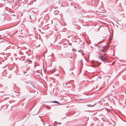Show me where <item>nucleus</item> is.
<instances>
[{
	"label": "nucleus",
	"mask_w": 126,
	"mask_h": 126,
	"mask_svg": "<svg viewBox=\"0 0 126 126\" xmlns=\"http://www.w3.org/2000/svg\"><path fill=\"white\" fill-rule=\"evenodd\" d=\"M65 84H66V85H67V84L66 83Z\"/></svg>",
	"instance_id": "15"
},
{
	"label": "nucleus",
	"mask_w": 126,
	"mask_h": 126,
	"mask_svg": "<svg viewBox=\"0 0 126 126\" xmlns=\"http://www.w3.org/2000/svg\"><path fill=\"white\" fill-rule=\"evenodd\" d=\"M81 52H82V50L81 51Z\"/></svg>",
	"instance_id": "16"
},
{
	"label": "nucleus",
	"mask_w": 126,
	"mask_h": 126,
	"mask_svg": "<svg viewBox=\"0 0 126 126\" xmlns=\"http://www.w3.org/2000/svg\"><path fill=\"white\" fill-rule=\"evenodd\" d=\"M29 61H30V62H32V61H31V60H29Z\"/></svg>",
	"instance_id": "7"
},
{
	"label": "nucleus",
	"mask_w": 126,
	"mask_h": 126,
	"mask_svg": "<svg viewBox=\"0 0 126 126\" xmlns=\"http://www.w3.org/2000/svg\"><path fill=\"white\" fill-rule=\"evenodd\" d=\"M82 55H84V54H82Z\"/></svg>",
	"instance_id": "10"
},
{
	"label": "nucleus",
	"mask_w": 126,
	"mask_h": 126,
	"mask_svg": "<svg viewBox=\"0 0 126 126\" xmlns=\"http://www.w3.org/2000/svg\"><path fill=\"white\" fill-rule=\"evenodd\" d=\"M89 56H88V58H89Z\"/></svg>",
	"instance_id": "8"
},
{
	"label": "nucleus",
	"mask_w": 126,
	"mask_h": 126,
	"mask_svg": "<svg viewBox=\"0 0 126 126\" xmlns=\"http://www.w3.org/2000/svg\"><path fill=\"white\" fill-rule=\"evenodd\" d=\"M52 102L54 103H58V104L60 103L59 102H58L57 101H54Z\"/></svg>",
	"instance_id": "4"
},
{
	"label": "nucleus",
	"mask_w": 126,
	"mask_h": 126,
	"mask_svg": "<svg viewBox=\"0 0 126 126\" xmlns=\"http://www.w3.org/2000/svg\"><path fill=\"white\" fill-rule=\"evenodd\" d=\"M25 85L27 84V85L26 86L27 88V86H30V85H32L30 82H25Z\"/></svg>",
	"instance_id": "2"
},
{
	"label": "nucleus",
	"mask_w": 126,
	"mask_h": 126,
	"mask_svg": "<svg viewBox=\"0 0 126 126\" xmlns=\"http://www.w3.org/2000/svg\"><path fill=\"white\" fill-rule=\"evenodd\" d=\"M96 104V103H95V104H94L93 105L90 104V105H86V106L89 107H92L94 106V105Z\"/></svg>",
	"instance_id": "3"
},
{
	"label": "nucleus",
	"mask_w": 126,
	"mask_h": 126,
	"mask_svg": "<svg viewBox=\"0 0 126 126\" xmlns=\"http://www.w3.org/2000/svg\"><path fill=\"white\" fill-rule=\"evenodd\" d=\"M105 56H100L99 57V59L103 62H104L105 63L107 60V58Z\"/></svg>",
	"instance_id": "1"
},
{
	"label": "nucleus",
	"mask_w": 126,
	"mask_h": 126,
	"mask_svg": "<svg viewBox=\"0 0 126 126\" xmlns=\"http://www.w3.org/2000/svg\"><path fill=\"white\" fill-rule=\"evenodd\" d=\"M1 35H0V37H1Z\"/></svg>",
	"instance_id": "12"
},
{
	"label": "nucleus",
	"mask_w": 126,
	"mask_h": 126,
	"mask_svg": "<svg viewBox=\"0 0 126 126\" xmlns=\"http://www.w3.org/2000/svg\"><path fill=\"white\" fill-rule=\"evenodd\" d=\"M105 50H106L105 49H103L102 50V51H103L104 52L105 51Z\"/></svg>",
	"instance_id": "5"
},
{
	"label": "nucleus",
	"mask_w": 126,
	"mask_h": 126,
	"mask_svg": "<svg viewBox=\"0 0 126 126\" xmlns=\"http://www.w3.org/2000/svg\"><path fill=\"white\" fill-rule=\"evenodd\" d=\"M1 37H0V39H1Z\"/></svg>",
	"instance_id": "13"
},
{
	"label": "nucleus",
	"mask_w": 126,
	"mask_h": 126,
	"mask_svg": "<svg viewBox=\"0 0 126 126\" xmlns=\"http://www.w3.org/2000/svg\"><path fill=\"white\" fill-rule=\"evenodd\" d=\"M74 7L75 8H76V6H75Z\"/></svg>",
	"instance_id": "9"
},
{
	"label": "nucleus",
	"mask_w": 126,
	"mask_h": 126,
	"mask_svg": "<svg viewBox=\"0 0 126 126\" xmlns=\"http://www.w3.org/2000/svg\"><path fill=\"white\" fill-rule=\"evenodd\" d=\"M58 123V124H62V123H60V122L59 123Z\"/></svg>",
	"instance_id": "6"
},
{
	"label": "nucleus",
	"mask_w": 126,
	"mask_h": 126,
	"mask_svg": "<svg viewBox=\"0 0 126 126\" xmlns=\"http://www.w3.org/2000/svg\"><path fill=\"white\" fill-rule=\"evenodd\" d=\"M43 124H44V125H45V124H44V123H43Z\"/></svg>",
	"instance_id": "11"
},
{
	"label": "nucleus",
	"mask_w": 126,
	"mask_h": 126,
	"mask_svg": "<svg viewBox=\"0 0 126 126\" xmlns=\"http://www.w3.org/2000/svg\"><path fill=\"white\" fill-rule=\"evenodd\" d=\"M70 58H72V57H70Z\"/></svg>",
	"instance_id": "14"
}]
</instances>
